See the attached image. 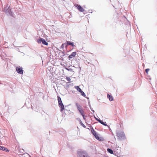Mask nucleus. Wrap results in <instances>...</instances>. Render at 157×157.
<instances>
[{"label":"nucleus","mask_w":157,"mask_h":157,"mask_svg":"<svg viewBox=\"0 0 157 157\" xmlns=\"http://www.w3.org/2000/svg\"><path fill=\"white\" fill-rule=\"evenodd\" d=\"M116 135L118 139L120 140H123L126 139L124 132L123 131H117Z\"/></svg>","instance_id":"f257e3e1"},{"label":"nucleus","mask_w":157,"mask_h":157,"mask_svg":"<svg viewBox=\"0 0 157 157\" xmlns=\"http://www.w3.org/2000/svg\"><path fill=\"white\" fill-rule=\"evenodd\" d=\"M77 154L78 157H90L87 152L83 150L78 151Z\"/></svg>","instance_id":"f03ea898"},{"label":"nucleus","mask_w":157,"mask_h":157,"mask_svg":"<svg viewBox=\"0 0 157 157\" xmlns=\"http://www.w3.org/2000/svg\"><path fill=\"white\" fill-rule=\"evenodd\" d=\"M75 105L77 107L78 110L80 113L82 115L84 114V112L80 105L78 103H75Z\"/></svg>","instance_id":"7ed1b4c3"},{"label":"nucleus","mask_w":157,"mask_h":157,"mask_svg":"<svg viewBox=\"0 0 157 157\" xmlns=\"http://www.w3.org/2000/svg\"><path fill=\"white\" fill-rule=\"evenodd\" d=\"M16 70L18 74H23V70L21 67H17L16 68Z\"/></svg>","instance_id":"20e7f679"},{"label":"nucleus","mask_w":157,"mask_h":157,"mask_svg":"<svg viewBox=\"0 0 157 157\" xmlns=\"http://www.w3.org/2000/svg\"><path fill=\"white\" fill-rule=\"evenodd\" d=\"M91 131L92 134L94 136H95V138L97 140H99V136H98L97 135L96 132L94 131L93 128H91Z\"/></svg>","instance_id":"39448f33"},{"label":"nucleus","mask_w":157,"mask_h":157,"mask_svg":"<svg viewBox=\"0 0 157 157\" xmlns=\"http://www.w3.org/2000/svg\"><path fill=\"white\" fill-rule=\"evenodd\" d=\"M75 6L77 8L78 10L81 12H83L84 11V10L83 8L80 5L78 4H75Z\"/></svg>","instance_id":"423d86ee"},{"label":"nucleus","mask_w":157,"mask_h":157,"mask_svg":"<svg viewBox=\"0 0 157 157\" xmlns=\"http://www.w3.org/2000/svg\"><path fill=\"white\" fill-rule=\"evenodd\" d=\"M59 106L60 108V111L62 112L64 109V107L63 104V103H59Z\"/></svg>","instance_id":"0eeeda50"},{"label":"nucleus","mask_w":157,"mask_h":157,"mask_svg":"<svg viewBox=\"0 0 157 157\" xmlns=\"http://www.w3.org/2000/svg\"><path fill=\"white\" fill-rule=\"evenodd\" d=\"M76 52H73L68 56L69 59H70L72 58L73 57H75L76 55Z\"/></svg>","instance_id":"6e6552de"},{"label":"nucleus","mask_w":157,"mask_h":157,"mask_svg":"<svg viewBox=\"0 0 157 157\" xmlns=\"http://www.w3.org/2000/svg\"><path fill=\"white\" fill-rule=\"evenodd\" d=\"M0 150L4 151L6 152H9V150L3 146H0Z\"/></svg>","instance_id":"1a4fd4ad"},{"label":"nucleus","mask_w":157,"mask_h":157,"mask_svg":"<svg viewBox=\"0 0 157 157\" xmlns=\"http://www.w3.org/2000/svg\"><path fill=\"white\" fill-rule=\"evenodd\" d=\"M66 44L67 45H66V46L68 45H70L72 47H74L75 46L74 44V43L71 41H67Z\"/></svg>","instance_id":"9d476101"},{"label":"nucleus","mask_w":157,"mask_h":157,"mask_svg":"<svg viewBox=\"0 0 157 157\" xmlns=\"http://www.w3.org/2000/svg\"><path fill=\"white\" fill-rule=\"evenodd\" d=\"M107 97L108 98H109V100L110 101H112L113 100V98L112 96L111 95L108 94L107 95Z\"/></svg>","instance_id":"9b49d317"},{"label":"nucleus","mask_w":157,"mask_h":157,"mask_svg":"<svg viewBox=\"0 0 157 157\" xmlns=\"http://www.w3.org/2000/svg\"><path fill=\"white\" fill-rule=\"evenodd\" d=\"M98 121L99 122H100L101 124L104 125L105 126H107V125L106 124V122H104L102 121L101 120H98Z\"/></svg>","instance_id":"f8f14e48"},{"label":"nucleus","mask_w":157,"mask_h":157,"mask_svg":"<svg viewBox=\"0 0 157 157\" xmlns=\"http://www.w3.org/2000/svg\"><path fill=\"white\" fill-rule=\"evenodd\" d=\"M107 151L111 154H113V151L110 148H108L107 149Z\"/></svg>","instance_id":"ddd939ff"},{"label":"nucleus","mask_w":157,"mask_h":157,"mask_svg":"<svg viewBox=\"0 0 157 157\" xmlns=\"http://www.w3.org/2000/svg\"><path fill=\"white\" fill-rule=\"evenodd\" d=\"M75 88L76 89V90L78 91L79 92H81L82 91L81 89L79 88V86H75Z\"/></svg>","instance_id":"4468645a"},{"label":"nucleus","mask_w":157,"mask_h":157,"mask_svg":"<svg viewBox=\"0 0 157 157\" xmlns=\"http://www.w3.org/2000/svg\"><path fill=\"white\" fill-rule=\"evenodd\" d=\"M58 104H59V103H62V100H61V99L59 97H58Z\"/></svg>","instance_id":"2eb2a0df"},{"label":"nucleus","mask_w":157,"mask_h":157,"mask_svg":"<svg viewBox=\"0 0 157 157\" xmlns=\"http://www.w3.org/2000/svg\"><path fill=\"white\" fill-rule=\"evenodd\" d=\"M42 43L44 45H48V43L46 42L45 40H42Z\"/></svg>","instance_id":"dca6fc26"},{"label":"nucleus","mask_w":157,"mask_h":157,"mask_svg":"<svg viewBox=\"0 0 157 157\" xmlns=\"http://www.w3.org/2000/svg\"><path fill=\"white\" fill-rule=\"evenodd\" d=\"M80 93H81V95L83 96L84 97H86V94H85L84 92L82 91V90L80 92Z\"/></svg>","instance_id":"f3484780"},{"label":"nucleus","mask_w":157,"mask_h":157,"mask_svg":"<svg viewBox=\"0 0 157 157\" xmlns=\"http://www.w3.org/2000/svg\"><path fill=\"white\" fill-rule=\"evenodd\" d=\"M79 121L80 122V123L81 125L83 127L85 128L86 126L82 123V121L80 119H79Z\"/></svg>","instance_id":"a211bd4d"},{"label":"nucleus","mask_w":157,"mask_h":157,"mask_svg":"<svg viewBox=\"0 0 157 157\" xmlns=\"http://www.w3.org/2000/svg\"><path fill=\"white\" fill-rule=\"evenodd\" d=\"M66 79L67 81H68L69 82H71V78L70 77H67L66 78Z\"/></svg>","instance_id":"6ab92c4d"},{"label":"nucleus","mask_w":157,"mask_h":157,"mask_svg":"<svg viewBox=\"0 0 157 157\" xmlns=\"http://www.w3.org/2000/svg\"><path fill=\"white\" fill-rule=\"evenodd\" d=\"M42 40H37V42L39 44L42 42Z\"/></svg>","instance_id":"aec40b11"},{"label":"nucleus","mask_w":157,"mask_h":157,"mask_svg":"<svg viewBox=\"0 0 157 157\" xmlns=\"http://www.w3.org/2000/svg\"><path fill=\"white\" fill-rule=\"evenodd\" d=\"M81 115L82 116V117H83V119H84V120H85L86 118H85V115L84 114H84H82Z\"/></svg>","instance_id":"412c9836"},{"label":"nucleus","mask_w":157,"mask_h":157,"mask_svg":"<svg viewBox=\"0 0 157 157\" xmlns=\"http://www.w3.org/2000/svg\"><path fill=\"white\" fill-rule=\"evenodd\" d=\"M150 69L148 68L146 69L145 70V71L146 73H147L148 71H149Z\"/></svg>","instance_id":"4be33fe9"},{"label":"nucleus","mask_w":157,"mask_h":157,"mask_svg":"<svg viewBox=\"0 0 157 157\" xmlns=\"http://www.w3.org/2000/svg\"><path fill=\"white\" fill-rule=\"evenodd\" d=\"M65 69L66 70H68V71H71V70H72V69H68V68H67V67H65Z\"/></svg>","instance_id":"5701e85b"},{"label":"nucleus","mask_w":157,"mask_h":157,"mask_svg":"<svg viewBox=\"0 0 157 157\" xmlns=\"http://www.w3.org/2000/svg\"><path fill=\"white\" fill-rule=\"evenodd\" d=\"M66 45H67V44H62V46H62V47H64V45H66Z\"/></svg>","instance_id":"b1692460"},{"label":"nucleus","mask_w":157,"mask_h":157,"mask_svg":"<svg viewBox=\"0 0 157 157\" xmlns=\"http://www.w3.org/2000/svg\"><path fill=\"white\" fill-rule=\"evenodd\" d=\"M95 117V120L98 121V120H99V119H98L97 118H96L95 117Z\"/></svg>","instance_id":"393cba45"},{"label":"nucleus","mask_w":157,"mask_h":157,"mask_svg":"<svg viewBox=\"0 0 157 157\" xmlns=\"http://www.w3.org/2000/svg\"><path fill=\"white\" fill-rule=\"evenodd\" d=\"M90 109H91V110L92 111H93V113L94 112V110H93V109H91V108H90Z\"/></svg>","instance_id":"a878e982"},{"label":"nucleus","mask_w":157,"mask_h":157,"mask_svg":"<svg viewBox=\"0 0 157 157\" xmlns=\"http://www.w3.org/2000/svg\"><path fill=\"white\" fill-rule=\"evenodd\" d=\"M79 68L80 69V70H81V67H79Z\"/></svg>","instance_id":"bb28decb"},{"label":"nucleus","mask_w":157,"mask_h":157,"mask_svg":"<svg viewBox=\"0 0 157 157\" xmlns=\"http://www.w3.org/2000/svg\"><path fill=\"white\" fill-rule=\"evenodd\" d=\"M39 39L41 40V39H42V38H40Z\"/></svg>","instance_id":"cd10ccee"}]
</instances>
